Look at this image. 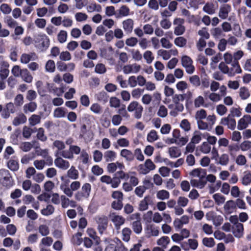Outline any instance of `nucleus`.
Wrapping results in <instances>:
<instances>
[{"mask_svg": "<svg viewBox=\"0 0 251 251\" xmlns=\"http://www.w3.org/2000/svg\"><path fill=\"white\" fill-rule=\"evenodd\" d=\"M26 120L27 118L25 115L23 113H20L14 118L12 124L15 126H18L21 124L25 123Z\"/></svg>", "mask_w": 251, "mask_h": 251, "instance_id": "26", "label": "nucleus"}, {"mask_svg": "<svg viewBox=\"0 0 251 251\" xmlns=\"http://www.w3.org/2000/svg\"><path fill=\"white\" fill-rule=\"evenodd\" d=\"M60 188L68 197L71 198L73 196L74 191L71 187H69L67 185L64 184H61Z\"/></svg>", "mask_w": 251, "mask_h": 251, "instance_id": "52", "label": "nucleus"}, {"mask_svg": "<svg viewBox=\"0 0 251 251\" xmlns=\"http://www.w3.org/2000/svg\"><path fill=\"white\" fill-rule=\"evenodd\" d=\"M95 98L97 100L104 103L108 101L109 96L106 92L102 91L96 94L95 95Z\"/></svg>", "mask_w": 251, "mask_h": 251, "instance_id": "29", "label": "nucleus"}, {"mask_svg": "<svg viewBox=\"0 0 251 251\" xmlns=\"http://www.w3.org/2000/svg\"><path fill=\"white\" fill-rule=\"evenodd\" d=\"M120 155L124 157L126 160L131 161L134 158V155L131 151L123 149L121 151Z\"/></svg>", "mask_w": 251, "mask_h": 251, "instance_id": "32", "label": "nucleus"}, {"mask_svg": "<svg viewBox=\"0 0 251 251\" xmlns=\"http://www.w3.org/2000/svg\"><path fill=\"white\" fill-rule=\"evenodd\" d=\"M239 96L243 100L248 99L250 96V93L248 88L245 87H242L239 91Z\"/></svg>", "mask_w": 251, "mask_h": 251, "instance_id": "39", "label": "nucleus"}, {"mask_svg": "<svg viewBox=\"0 0 251 251\" xmlns=\"http://www.w3.org/2000/svg\"><path fill=\"white\" fill-rule=\"evenodd\" d=\"M53 147L56 148V151H55V156L59 155V153L65 149V143L60 140H56L54 141L52 144Z\"/></svg>", "mask_w": 251, "mask_h": 251, "instance_id": "24", "label": "nucleus"}, {"mask_svg": "<svg viewBox=\"0 0 251 251\" xmlns=\"http://www.w3.org/2000/svg\"><path fill=\"white\" fill-rule=\"evenodd\" d=\"M220 124L227 126V127L231 130H234L236 125L235 120L230 114L226 117L223 118L221 120Z\"/></svg>", "mask_w": 251, "mask_h": 251, "instance_id": "11", "label": "nucleus"}, {"mask_svg": "<svg viewBox=\"0 0 251 251\" xmlns=\"http://www.w3.org/2000/svg\"><path fill=\"white\" fill-rule=\"evenodd\" d=\"M95 72L98 74H104L106 72L105 65L102 63H98L95 66Z\"/></svg>", "mask_w": 251, "mask_h": 251, "instance_id": "60", "label": "nucleus"}, {"mask_svg": "<svg viewBox=\"0 0 251 251\" xmlns=\"http://www.w3.org/2000/svg\"><path fill=\"white\" fill-rule=\"evenodd\" d=\"M185 95L175 94L173 96V104L169 105V108L172 109L170 114L171 116L176 117L178 113L182 112L184 109L182 103L184 100Z\"/></svg>", "mask_w": 251, "mask_h": 251, "instance_id": "1", "label": "nucleus"}, {"mask_svg": "<svg viewBox=\"0 0 251 251\" xmlns=\"http://www.w3.org/2000/svg\"><path fill=\"white\" fill-rule=\"evenodd\" d=\"M95 220L98 224V230L100 234H102L107 227L108 220L104 215H98L95 217Z\"/></svg>", "mask_w": 251, "mask_h": 251, "instance_id": "6", "label": "nucleus"}, {"mask_svg": "<svg viewBox=\"0 0 251 251\" xmlns=\"http://www.w3.org/2000/svg\"><path fill=\"white\" fill-rule=\"evenodd\" d=\"M219 69L225 74H227L229 76H233L237 74L242 73V69L239 64L233 62L231 64V67H228L225 63L221 62L219 65Z\"/></svg>", "mask_w": 251, "mask_h": 251, "instance_id": "2", "label": "nucleus"}, {"mask_svg": "<svg viewBox=\"0 0 251 251\" xmlns=\"http://www.w3.org/2000/svg\"><path fill=\"white\" fill-rule=\"evenodd\" d=\"M4 22L7 25L12 28L15 27L17 25V22L11 16H7L4 18Z\"/></svg>", "mask_w": 251, "mask_h": 251, "instance_id": "42", "label": "nucleus"}, {"mask_svg": "<svg viewBox=\"0 0 251 251\" xmlns=\"http://www.w3.org/2000/svg\"><path fill=\"white\" fill-rule=\"evenodd\" d=\"M242 183L244 185H248L251 183V172L246 171L244 173L241 179Z\"/></svg>", "mask_w": 251, "mask_h": 251, "instance_id": "47", "label": "nucleus"}, {"mask_svg": "<svg viewBox=\"0 0 251 251\" xmlns=\"http://www.w3.org/2000/svg\"><path fill=\"white\" fill-rule=\"evenodd\" d=\"M45 69L48 72H54L55 70V64L54 61L52 60H49L46 64Z\"/></svg>", "mask_w": 251, "mask_h": 251, "instance_id": "55", "label": "nucleus"}, {"mask_svg": "<svg viewBox=\"0 0 251 251\" xmlns=\"http://www.w3.org/2000/svg\"><path fill=\"white\" fill-rule=\"evenodd\" d=\"M127 111L129 112L135 111L134 117L139 119L141 118L143 111V106L137 101L131 102L127 108Z\"/></svg>", "mask_w": 251, "mask_h": 251, "instance_id": "4", "label": "nucleus"}, {"mask_svg": "<svg viewBox=\"0 0 251 251\" xmlns=\"http://www.w3.org/2000/svg\"><path fill=\"white\" fill-rule=\"evenodd\" d=\"M122 25L125 32L127 34H130L133 29L134 21L131 19H127L122 22Z\"/></svg>", "mask_w": 251, "mask_h": 251, "instance_id": "14", "label": "nucleus"}, {"mask_svg": "<svg viewBox=\"0 0 251 251\" xmlns=\"http://www.w3.org/2000/svg\"><path fill=\"white\" fill-rule=\"evenodd\" d=\"M87 232L88 235L94 240L96 244L100 243V238L97 235V233L94 229L88 228Z\"/></svg>", "mask_w": 251, "mask_h": 251, "instance_id": "38", "label": "nucleus"}, {"mask_svg": "<svg viewBox=\"0 0 251 251\" xmlns=\"http://www.w3.org/2000/svg\"><path fill=\"white\" fill-rule=\"evenodd\" d=\"M217 7L211 2H208L203 7L202 10L206 13L212 15L215 13Z\"/></svg>", "mask_w": 251, "mask_h": 251, "instance_id": "20", "label": "nucleus"}, {"mask_svg": "<svg viewBox=\"0 0 251 251\" xmlns=\"http://www.w3.org/2000/svg\"><path fill=\"white\" fill-rule=\"evenodd\" d=\"M189 81L191 84L196 87L201 85V80L200 77L197 75H193L189 77Z\"/></svg>", "mask_w": 251, "mask_h": 251, "instance_id": "57", "label": "nucleus"}, {"mask_svg": "<svg viewBox=\"0 0 251 251\" xmlns=\"http://www.w3.org/2000/svg\"><path fill=\"white\" fill-rule=\"evenodd\" d=\"M110 217L117 229H120V226L125 222V219L124 217L121 215H116L114 213H111Z\"/></svg>", "mask_w": 251, "mask_h": 251, "instance_id": "12", "label": "nucleus"}, {"mask_svg": "<svg viewBox=\"0 0 251 251\" xmlns=\"http://www.w3.org/2000/svg\"><path fill=\"white\" fill-rule=\"evenodd\" d=\"M202 134L198 130H195L193 133V136L191 138V142L194 144H198L201 140Z\"/></svg>", "mask_w": 251, "mask_h": 251, "instance_id": "59", "label": "nucleus"}, {"mask_svg": "<svg viewBox=\"0 0 251 251\" xmlns=\"http://www.w3.org/2000/svg\"><path fill=\"white\" fill-rule=\"evenodd\" d=\"M130 9L126 5H122L118 10V17H125L129 14Z\"/></svg>", "mask_w": 251, "mask_h": 251, "instance_id": "49", "label": "nucleus"}, {"mask_svg": "<svg viewBox=\"0 0 251 251\" xmlns=\"http://www.w3.org/2000/svg\"><path fill=\"white\" fill-rule=\"evenodd\" d=\"M213 198L218 205L223 204L226 200L224 196L218 193L214 194L213 196Z\"/></svg>", "mask_w": 251, "mask_h": 251, "instance_id": "64", "label": "nucleus"}, {"mask_svg": "<svg viewBox=\"0 0 251 251\" xmlns=\"http://www.w3.org/2000/svg\"><path fill=\"white\" fill-rule=\"evenodd\" d=\"M199 148L200 150L204 154L209 153L211 149L210 145L207 142H204Z\"/></svg>", "mask_w": 251, "mask_h": 251, "instance_id": "63", "label": "nucleus"}, {"mask_svg": "<svg viewBox=\"0 0 251 251\" xmlns=\"http://www.w3.org/2000/svg\"><path fill=\"white\" fill-rule=\"evenodd\" d=\"M168 151L170 157L172 158H177L181 155L180 150L176 147L170 148Z\"/></svg>", "mask_w": 251, "mask_h": 251, "instance_id": "46", "label": "nucleus"}, {"mask_svg": "<svg viewBox=\"0 0 251 251\" xmlns=\"http://www.w3.org/2000/svg\"><path fill=\"white\" fill-rule=\"evenodd\" d=\"M91 191V185L88 183H84L80 191H77L75 195L76 200L80 201L87 199L90 196Z\"/></svg>", "mask_w": 251, "mask_h": 251, "instance_id": "3", "label": "nucleus"}, {"mask_svg": "<svg viewBox=\"0 0 251 251\" xmlns=\"http://www.w3.org/2000/svg\"><path fill=\"white\" fill-rule=\"evenodd\" d=\"M118 167L122 168L123 165L119 162L111 163L107 165V170L109 173H113L116 171Z\"/></svg>", "mask_w": 251, "mask_h": 251, "instance_id": "61", "label": "nucleus"}, {"mask_svg": "<svg viewBox=\"0 0 251 251\" xmlns=\"http://www.w3.org/2000/svg\"><path fill=\"white\" fill-rule=\"evenodd\" d=\"M37 152L38 155L41 156L43 158L46 159L49 165H51L52 164L53 160L52 157L49 155L48 149H40V150L37 151Z\"/></svg>", "mask_w": 251, "mask_h": 251, "instance_id": "18", "label": "nucleus"}, {"mask_svg": "<svg viewBox=\"0 0 251 251\" xmlns=\"http://www.w3.org/2000/svg\"><path fill=\"white\" fill-rule=\"evenodd\" d=\"M89 156L88 153L85 151L82 150L80 153V154L77 158V160L79 161L80 163L82 164H87L89 162Z\"/></svg>", "mask_w": 251, "mask_h": 251, "instance_id": "30", "label": "nucleus"}, {"mask_svg": "<svg viewBox=\"0 0 251 251\" xmlns=\"http://www.w3.org/2000/svg\"><path fill=\"white\" fill-rule=\"evenodd\" d=\"M0 182L6 187L13 185L12 179L8 170L4 169L0 170Z\"/></svg>", "mask_w": 251, "mask_h": 251, "instance_id": "5", "label": "nucleus"}, {"mask_svg": "<svg viewBox=\"0 0 251 251\" xmlns=\"http://www.w3.org/2000/svg\"><path fill=\"white\" fill-rule=\"evenodd\" d=\"M37 58V56L34 52L29 53H23L20 57V61L23 64H27L31 60H34Z\"/></svg>", "mask_w": 251, "mask_h": 251, "instance_id": "17", "label": "nucleus"}, {"mask_svg": "<svg viewBox=\"0 0 251 251\" xmlns=\"http://www.w3.org/2000/svg\"><path fill=\"white\" fill-rule=\"evenodd\" d=\"M26 83H30L32 81L33 76L27 69H23V71L20 76Z\"/></svg>", "mask_w": 251, "mask_h": 251, "instance_id": "27", "label": "nucleus"}, {"mask_svg": "<svg viewBox=\"0 0 251 251\" xmlns=\"http://www.w3.org/2000/svg\"><path fill=\"white\" fill-rule=\"evenodd\" d=\"M190 183L192 186L199 189L203 188L206 184V181L204 178H199V179L192 178L190 179Z\"/></svg>", "mask_w": 251, "mask_h": 251, "instance_id": "16", "label": "nucleus"}, {"mask_svg": "<svg viewBox=\"0 0 251 251\" xmlns=\"http://www.w3.org/2000/svg\"><path fill=\"white\" fill-rule=\"evenodd\" d=\"M232 232L234 235L237 238H241L244 233L243 225L241 223L237 225L232 226Z\"/></svg>", "mask_w": 251, "mask_h": 251, "instance_id": "19", "label": "nucleus"}, {"mask_svg": "<svg viewBox=\"0 0 251 251\" xmlns=\"http://www.w3.org/2000/svg\"><path fill=\"white\" fill-rule=\"evenodd\" d=\"M37 108V104L35 102L30 101L25 104L23 106V111L25 114L34 112Z\"/></svg>", "mask_w": 251, "mask_h": 251, "instance_id": "21", "label": "nucleus"}, {"mask_svg": "<svg viewBox=\"0 0 251 251\" xmlns=\"http://www.w3.org/2000/svg\"><path fill=\"white\" fill-rule=\"evenodd\" d=\"M41 117L37 114H33L28 118V122L30 126H34L40 123Z\"/></svg>", "mask_w": 251, "mask_h": 251, "instance_id": "36", "label": "nucleus"}, {"mask_svg": "<svg viewBox=\"0 0 251 251\" xmlns=\"http://www.w3.org/2000/svg\"><path fill=\"white\" fill-rule=\"evenodd\" d=\"M132 228L136 234H140L142 231V223L140 220L134 221L132 224Z\"/></svg>", "mask_w": 251, "mask_h": 251, "instance_id": "37", "label": "nucleus"}, {"mask_svg": "<svg viewBox=\"0 0 251 251\" xmlns=\"http://www.w3.org/2000/svg\"><path fill=\"white\" fill-rule=\"evenodd\" d=\"M147 234L149 237L157 236L159 235V227L153 225H150L147 226Z\"/></svg>", "mask_w": 251, "mask_h": 251, "instance_id": "25", "label": "nucleus"}, {"mask_svg": "<svg viewBox=\"0 0 251 251\" xmlns=\"http://www.w3.org/2000/svg\"><path fill=\"white\" fill-rule=\"evenodd\" d=\"M3 65L5 68H1L0 69V78L1 80H4L6 79L9 74V71L7 69V68L9 67V64L8 62L3 61Z\"/></svg>", "mask_w": 251, "mask_h": 251, "instance_id": "31", "label": "nucleus"}, {"mask_svg": "<svg viewBox=\"0 0 251 251\" xmlns=\"http://www.w3.org/2000/svg\"><path fill=\"white\" fill-rule=\"evenodd\" d=\"M153 203L152 199L150 195H147L142 200L138 205V209L139 211H143L147 210L149 205Z\"/></svg>", "mask_w": 251, "mask_h": 251, "instance_id": "10", "label": "nucleus"}, {"mask_svg": "<svg viewBox=\"0 0 251 251\" xmlns=\"http://www.w3.org/2000/svg\"><path fill=\"white\" fill-rule=\"evenodd\" d=\"M90 110L96 114H100L102 112V108L98 103H95L91 105L90 107Z\"/></svg>", "mask_w": 251, "mask_h": 251, "instance_id": "56", "label": "nucleus"}, {"mask_svg": "<svg viewBox=\"0 0 251 251\" xmlns=\"http://www.w3.org/2000/svg\"><path fill=\"white\" fill-rule=\"evenodd\" d=\"M229 161V156L226 153L222 154L219 157V164L222 166L227 165Z\"/></svg>", "mask_w": 251, "mask_h": 251, "instance_id": "62", "label": "nucleus"}, {"mask_svg": "<svg viewBox=\"0 0 251 251\" xmlns=\"http://www.w3.org/2000/svg\"><path fill=\"white\" fill-rule=\"evenodd\" d=\"M181 64L188 74H192L194 72L195 68L193 65V61L188 56L184 55L182 57Z\"/></svg>", "mask_w": 251, "mask_h": 251, "instance_id": "7", "label": "nucleus"}, {"mask_svg": "<svg viewBox=\"0 0 251 251\" xmlns=\"http://www.w3.org/2000/svg\"><path fill=\"white\" fill-rule=\"evenodd\" d=\"M132 58L136 61H139L142 59L143 56L138 50L132 49L130 50Z\"/></svg>", "mask_w": 251, "mask_h": 251, "instance_id": "48", "label": "nucleus"}, {"mask_svg": "<svg viewBox=\"0 0 251 251\" xmlns=\"http://www.w3.org/2000/svg\"><path fill=\"white\" fill-rule=\"evenodd\" d=\"M170 242V239L168 236H163L157 241V244L165 249Z\"/></svg>", "mask_w": 251, "mask_h": 251, "instance_id": "43", "label": "nucleus"}, {"mask_svg": "<svg viewBox=\"0 0 251 251\" xmlns=\"http://www.w3.org/2000/svg\"><path fill=\"white\" fill-rule=\"evenodd\" d=\"M159 138L157 132L155 130H151L147 135V140L149 142H153Z\"/></svg>", "mask_w": 251, "mask_h": 251, "instance_id": "45", "label": "nucleus"}, {"mask_svg": "<svg viewBox=\"0 0 251 251\" xmlns=\"http://www.w3.org/2000/svg\"><path fill=\"white\" fill-rule=\"evenodd\" d=\"M68 34L66 31L60 30L57 34V40L60 43H65L67 39Z\"/></svg>", "mask_w": 251, "mask_h": 251, "instance_id": "50", "label": "nucleus"}, {"mask_svg": "<svg viewBox=\"0 0 251 251\" xmlns=\"http://www.w3.org/2000/svg\"><path fill=\"white\" fill-rule=\"evenodd\" d=\"M54 163L56 167L63 170H67L70 166V164L68 161L65 160L59 155L56 156Z\"/></svg>", "mask_w": 251, "mask_h": 251, "instance_id": "8", "label": "nucleus"}, {"mask_svg": "<svg viewBox=\"0 0 251 251\" xmlns=\"http://www.w3.org/2000/svg\"><path fill=\"white\" fill-rule=\"evenodd\" d=\"M156 198L161 201H164L169 199L170 193L165 190H161L156 192Z\"/></svg>", "mask_w": 251, "mask_h": 251, "instance_id": "35", "label": "nucleus"}, {"mask_svg": "<svg viewBox=\"0 0 251 251\" xmlns=\"http://www.w3.org/2000/svg\"><path fill=\"white\" fill-rule=\"evenodd\" d=\"M103 157L106 162H112L116 158V153L113 151H107L104 152Z\"/></svg>", "mask_w": 251, "mask_h": 251, "instance_id": "33", "label": "nucleus"}, {"mask_svg": "<svg viewBox=\"0 0 251 251\" xmlns=\"http://www.w3.org/2000/svg\"><path fill=\"white\" fill-rule=\"evenodd\" d=\"M131 230L128 227H125L122 231V238L125 242H128L130 239Z\"/></svg>", "mask_w": 251, "mask_h": 251, "instance_id": "41", "label": "nucleus"}, {"mask_svg": "<svg viewBox=\"0 0 251 251\" xmlns=\"http://www.w3.org/2000/svg\"><path fill=\"white\" fill-rule=\"evenodd\" d=\"M240 150V146L235 144H230L228 146V151L231 156L234 157L235 152Z\"/></svg>", "mask_w": 251, "mask_h": 251, "instance_id": "53", "label": "nucleus"}, {"mask_svg": "<svg viewBox=\"0 0 251 251\" xmlns=\"http://www.w3.org/2000/svg\"><path fill=\"white\" fill-rule=\"evenodd\" d=\"M250 124H251V116L249 115H245L238 121L237 129L240 130H243Z\"/></svg>", "mask_w": 251, "mask_h": 251, "instance_id": "9", "label": "nucleus"}, {"mask_svg": "<svg viewBox=\"0 0 251 251\" xmlns=\"http://www.w3.org/2000/svg\"><path fill=\"white\" fill-rule=\"evenodd\" d=\"M66 109L63 107H58L53 111V116L56 118H61L65 117Z\"/></svg>", "mask_w": 251, "mask_h": 251, "instance_id": "34", "label": "nucleus"}, {"mask_svg": "<svg viewBox=\"0 0 251 251\" xmlns=\"http://www.w3.org/2000/svg\"><path fill=\"white\" fill-rule=\"evenodd\" d=\"M197 124L200 130L210 131L211 129L210 126L207 122H204L203 120L197 121Z\"/></svg>", "mask_w": 251, "mask_h": 251, "instance_id": "44", "label": "nucleus"}, {"mask_svg": "<svg viewBox=\"0 0 251 251\" xmlns=\"http://www.w3.org/2000/svg\"><path fill=\"white\" fill-rule=\"evenodd\" d=\"M41 44L36 45V47L38 48L41 51H45L49 47L50 40L47 36H43L40 40Z\"/></svg>", "mask_w": 251, "mask_h": 251, "instance_id": "15", "label": "nucleus"}, {"mask_svg": "<svg viewBox=\"0 0 251 251\" xmlns=\"http://www.w3.org/2000/svg\"><path fill=\"white\" fill-rule=\"evenodd\" d=\"M62 157V158L68 159H73L74 158V155H73L72 153L70 148L68 150H63L59 154V156Z\"/></svg>", "mask_w": 251, "mask_h": 251, "instance_id": "58", "label": "nucleus"}, {"mask_svg": "<svg viewBox=\"0 0 251 251\" xmlns=\"http://www.w3.org/2000/svg\"><path fill=\"white\" fill-rule=\"evenodd\" d=\"M224 210L226 214H231L236 210V204L233 200L227 201L224 206Z\"/></svg>", "mask_w": 251, "mask_h": 251, "instance_id": "23", "label": "nucleus"}, {"mask_svg": "<svg viewBox=\"0 0 251 251\" xmlns=\"http://www.w3.org/2000/svg\"><path fill=\"white\" fill-rule=\"evenodd\" d=\"M231 11V6L228 4H224L219 8V17L222 19H226Z\"/></svg>", "mask_w": 251, "mask_h": 251, "instance_id": "13", "label": "nucleus"}, {"mask_svg": "<svg viewBox=\"0 0 251 251\" xmlns=\"http://www.w3.org/2000/svg\"><path fill=\"white\" fill-rule=\"evenodd\" d=\"M67 176L69 178L72 179L76 180L79 177V173L75 168L72 166L70 169L68 170Z\"/></svg>", "mask_w": 251, "mask_h": 251, "instance_id": "28", "label": "nucleus"}, {"mask_svg": "<svg viewBox=\"0 0 251 251\" xmlns=\"http://www.w3.org/2000/svg\"><path fill=\"white\" fill-rule=\"evenodd\" d=\"M135 173L129 172L128 173V176L127 177V180L129 179V183L131 184L132 186H136L139 183L138 178L134 175Z\"/></svg>", "mask_w": 251, "mask_h": 251, "instance_id": "40", "label": "nucleus"}, {"mask_svg": "<svg viewBox=\"0 0 251 251\" xmlns=\"http://www.w3.org/2000/svg\"><path fill=\"white\" fill-rule=\"evenodd\" d=\"M143 56L147 64H151L154 59L152 52L151 50H146L144 52Z\"/></svg>", "mask_w": 251, "mask_h": 251, "instance_id": "51", "label": "nucleus"}, {"mask_svg": "<svg viewBox=\"0 0 251 251\" xmlns=\"http://www.w3.org/2000/svg\"><path fill=\"white\" fill-rule=\"evenodd\" d=\"M205 170L201 168H196L191 171L189 175L190 176L194 178H204L205 176Z\"/></svg>", "mask_w": 251, "mask_h": 251, "instance_id": "22", "label": "nucleus"}, {"mask_svg": "<svg viewBox=\"0 0 251 251\" xmlns=\"http://www.w3.org/2000/svg\"><path fill=\"white\" fill-rule=\"evenodd\" d=\"M206 111L203 109H201L196 112L195 118L196 121H199L205 119L206 118Z\"/></svg>", "mask_w": 251, "mask_h": 251, "instance_id": "54", "label": "nucleus"}]
</instances>
